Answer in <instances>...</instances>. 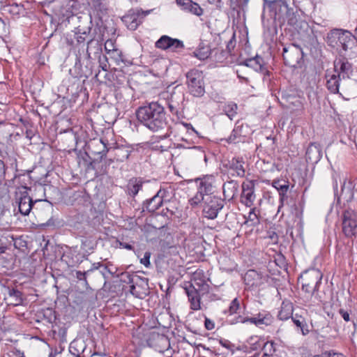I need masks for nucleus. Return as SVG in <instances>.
I'll return each mask as SVG.
<instances>
[{
    "instance_id": "38",
    "label": "nucleus",
    "mask_w": 357,
    "mask_h": 357,
    "mask_svg": "<svg viewBox=\"0 0 357 357\" xmlns=\"http://www.w3.org/2000/svg\"><path fill=\"white\" fill-rule=\"evenodd\" d=\"M294 29L297 31L298 33H302L308 31L309 25L305 21L301 20Z\"/></svg>"
},
{
    "instance_id": "37",
    "label": "nucleus",
    "mask_w": 357,
    "mask_h": 357,
    "mask_svg": "<svg viewBox=\"0 0 357 357\" xmlns=\"http://www.w3.org/2000/svg\"><path fill=\"white\" fill-rule=\"evenodd\" d=\"M239 308H240V301L237 298H235L231 302L229 309L227 311L225 312V313L228 312L230 315H232L234 314L237 313V311L239 310Z\"/></svg>"
},
{
    "instance_id": "12",
    "label": "nucleus",
    "mask_w": 357,
    "mask_h": 357,
    "mask_svg": "<svg viewBox=\"0 0 357 357\" xmlns=\"http://www.w3.org/2000/svg\"><path fill=\"white\" fill-rule=\"evenodd\" d=\"M151 10L144 11L142 9L130 10L129 14L123 17V21L129 23L130 29H136L139 24L142 22V19L151 13Z\"/></svg>"
},
{
    "instance_id": "27",
    "label": "nucleus",
    "mask_w": 357,
    "mask_h": 357,
    "mask_svg": "<svg viewBox=\"0 0 357 357\" xmlns=\"http://www.w3.org/2000/svg\"><path fill=\"white\" fill-rule=\"evenodd\" d=\"M229 144H237L245 142V136L242 135V127L236 126L229 137L226 139Z\"/></svg>"
},
{
    "instance_id": "49",
    "label": "nucleus",
    "mask_w": 357,
    "mask_h": 357,
    "mask_svg": "<svg viewBox=\"0 0 357 357\" xmlns=\"http://www.w3.org/2000/svg\"><path fill=\"white\" fill-rule=\"evenodd\" d=\"M102 266V264L100 262L93 263L92 264L91 268L88 270L89 273L92 272V271H95V270H98L99 268H100Z\"/></svg>"
},
{
    "instance_id": "47",
    "label": "nucleus",
    "mask_w": 357,
    "mask_h": 357,
    "mask_svg": "<svg viewBox=\"0 0 357 357\" xmlns=\"http://www.w3.org/2000/svg\"><path fill=\"white\" fill-rule=\"evenodd\" d=\"M339 313L341 314L342 317L345 321H349L350 320L349 314L348 312L343 309H340Z\"/></svg>"
},
{
    "instance_id": "31",
    "label": "nucleus",
    "mask_w": 357,
    "mask_h": 357,
    "mask_svg": "<svg viewBox=\"0 0 357 357\" xmlns=\"http://www.w3.org/2000/svg\"><path fill=\"white\" fill-rule=\"evenodd\" d=\"M259 279L258 273L254 270L248 271L244 277L245 282L247 285H257V280Z\"/></svg>"
},
{
    "instance_id": "23",
    "label": "nucleus",
    "mask_w": 357,
    "mask_h": 357,
    "mask_svg": "<svg viewBox=\"0 0 357 357\" xmlns=\"http://www.w3.org/2000/svg\"><path fill=\"white\" fill-rule=\"evenodd\" d=\"M132 149L126 145H122L113 149L114 152V159L118 162H123L126 160L130 155Z\"/></svg>"
},
{
    "instance_id": "44",
    "label": "nucleus",
    "mask_w": 357,
    "mask_h": 357,
    "mask_svg": "<svg viewBox=\"0 0 357 357\" xmlns=\"http://www.w3.org/2000/svg\"><path fill=\"white\" fill-rule=\"evenodd\" d=\"M98 143L100 144H102V150L100 151L99 152H98V154H100L101 155V158L104 157L106 155V153L111 149V148H107V145L106 144L103 142L102 139H100Z\"/></svg>"
},
{
    "instance_id": "17",
    "label": "nucleus",
    "mask_w": 357,
    "mask_h": 357,
    "mask_svg": "<svg viewBox=\"0 0 357 357\" xmlns=\"http://www.w3.org/2000/svg\"><path fill=\"white\" fill-rule=\"evenodd\" d=\"M327 78L326 87L328 90L332 93H339L340 89L342 91V79L335 74L329 76L326 75Z\"/></svg>"
},
{
    "instance_id": "35",
    "label": "nucleus",
    "mask_w": 357,
    "mask_h": 357,
    "mask_svg": "<svg viewBox=\"0 0 357 357\" xmlns=\"http://www.w3.org/2000/svg\"><path fill=\"white\" fill-rule=\"evenodd\" d=\"M255 208H251L245 223L251 222V226L257 225L259 223L258 215L255 213Z\"/></svg>"
},
{
    "instance_id": "11",
    "label": "nucleus",
    "mask_w": 357,
    "mask_h": 357,
    "mask_svg": "<svg viewBox=\"0 0 357 357\" xmlns=\"http://www.w3.org/2000/svg\"><path fill=\"white\" fill-rule=\"evenodd\" d=\"M167 194V191L165 189H160L155 195L143 204V210L146 209L150 213L155 212L165 202Z\"/></svg>"
},
{
    "instance_id": "10",
    "label": "nucleus",
    "mask_w": 357,
    "mask_h": 357,
    "mask_svg": "<svg viewBox=\"0 0 357 357\" xmlns=\"http://www.w3.org/2000/svg\"><path fill=\"white\" fill-rule=\"evenodd\" d=\"M256 199L255 194V182L251 180H247L242 183V192L241 195V202L247 207H251L254 204Z\"/></svg>"
},
{
    "instance_id": "39",
    "label": "nucleus",
    "mask_w": 357,
    "mask_h": 357,
    "mask_svg": "<svg viewBox=\"0 0 357 357\" xmlns=\"http://www.w3.org/2000/svg\"><path fill=\"white\" fill-rule=\"evenodd\" d=\"M121 281L127 284L134 283V276L129 273H123L121 274Z\"/></svg>"
},
{
    "instance_id": "32",
    "label": "nucleus",
    "mask_w": 357,
    "mask_h": 357,
    "mask_svg": "<svg viewBox=\"0 0 357 357\" xmlns=\"http://www.w3.org/2000/svg\"><path fill=\"white\" fill-rule=\"evenodd\" d=\"M214 51H211L208 47H199L194 52V54L200 60H204L209 57Z\"/></svg>"
},
{
    "instance_id": "18",
    "label": "nucleus",
    "mask_w": 357,
    "mask_h": 357,
    "mask_svg": "<svg viewBox=\"0 0 357 357\" xmlns=\"http://www.w3.org/2000/svg\"><path fill=\"white\" fill-rule=\"evenodd\" d=\"M185 291L190 303V308L193 310L201 309L200 296L197 290L192 286L185 288Z\"/></svg>"
},
{
    "instance_id": "3",
    "label": "nucleus",
    "mask_w": 357,
    "mask_h": 357,
    "mask_svg": "<svg viewBox=\"0 0 357 357\" xmlns=\"http://www.w3.org/2000/svg\"><path fill=\"white\" fill-rule=\"evenodd\" d=\"M322 279V273L318 269H311L305 271L301 275L302 289L307 296H312L317 291Z\"/></svg>"
},
{
    "instance_id": "9",
    "label": "nucleus",
    "mask_w": 357,
    "mask_h": 357,
    "mask_svg": "<svg viewBox=\"0 0 357 357\" xmlns=\"http://www.w3.org/2000/svg\"><path fill=\"white\" fill-rule=\"evenodd\" d=\"M155 47L162 50H169L172 52H178L185 48L182 40L173 38L168 36H162L155 43Z\"/></svg>"
},
{
    "instance_id": "2",
    "label": "nucleus",
    "mask_w": 357,
    "mask_h": 357,
    "mask_svg": "<svg viewBox=\"0 0 357 357\" xmlns=\"http://www.w3.org/2000/svg\"><path fill=\"white\" fill-rule=\"evenodd\" d=\"M187 89L188 93L194 97L201 98L205 93V83L203 73L193 68L189 70L186 75Z\"/></svg>"
},
{
    "instance_id": "1",
    "label": "nucleus",
    "mask_w": 357,
    "mask_h": 357,
    "mask_svg": "<svg viewBox=\"0 0 357 357\" xmlns=\"http://www.w3.org/2000/svg\"><path fill=\"white\" fill-rule=\"evenodd\" d=\"M136 115L140 123L151 132H161L169 128L165 108L157 102L139 107Z\"/></svg>"
},
{
    "instance_id": "53",
    "label": "nucleus",
    "mask_w": 357,
    "mask_h": 357,
    "mask_svg": "<svg viewBox=\"0 0 357 357\" xmlns=\"http://www.w3.org/2000/svg\"><path fill=\"white\" fill-rule=\"evenodd\" d=\"M120 246L129 250H133L132 245L126 243H120Z\"/></svg>"
},
{
    "instance_id": "59",
    "label": "nucleus",
    "mask_w": 357,
    "mask_h": 357,
    "mask_svg": "<svg viewBox=\"0 0 357 357\" xmlns=\"http://www.w3.org/2000/svg\"><path fill=\"white\" fill-rule=\"evenodd\" d=\"M6 248L4 246H0V255L3 253L6 250Z\"/></svg>"
},
{
    "instance_id": "58",
    "label": "nucleus",
    "mask_w": 357,
    "mask_h": 357,
    "mask_svg": "<svg viewBox=\"0 0 357 357\" xmlns=\"http://www.w3.org/2000/svg\"><path fill=\"white\" fill-rule=\"evenodd\" d=\"M185 126H186V128H188V130L191 129L192 131H194V132H196V130L194 129V128L192 127V126L191 124L186 123V124H185Z\"/></svg>"
},
{
    "instance_id": "41",
    "label": "nucleus",
    "mask_w": 357,
    "mask_h": 357,
    "mask_svg": "<svg viewBox=\"0 0 357 357\" xmlns=\"http://www.w3.org/2000/svg\"><path fill=\"white\" fill-rule=\"evenodd\" d=\"M114 44L112 40H108L105 43V50L107 54L115 50Z\"/></svg>"
},
{
    "instance_id": "26",
    "label": "nucleus",
    "mask_w": 357,
    "mask_h": 357,
    "mask_svg": "<svg viewBox=\"0 0 357 357\" xmlns=\"http://www.w3.org/2000/svg\"><path fill=\"white\" fill-rule=\"evenodd\" d=\"M143 182L140 178H131L127 185V192L129 195L135 197L142 188Z\"/></svg>"
},
{
    "instance_id": "7",
    "label": "nucleus",
    "mask_w": 357,
    "mask_h": 357,
    "mask_svg": "<svg viewBox=\"0 0 357 357\" xmlns=\"http://www.w3.org/2000/svg\"><path fill=\"white\" fill-rule=\"evenodd\" d=\"M273 320L274 318L269 312L263 310L251 317L238 316L235 321H231V324L250 322L261 327V326H267L271 325Z\"/></svg>"
},
{
    "instance_id": "45",
    "label": "nucleus",
    "mask_w": 357,
    "mask_h": 357,
    "mask_svg": "<svg viewBox=\"0 0 357 357\" xmlns=\"http://www.w3.org/2000/svg\"><path fill=\"white\" fill-rule=\"evenodd\" d=\"M107 61V58L105 56H103L102 58H101L100 56L99 58L100 66L105 71L107 70V65L106 63Z\"/></svg>"
},
{
    "instance_id": "55",
    "label": "nucleus",
    "mask_w": 357,
    "mask_h": 357,
    "mask_svg": "<svg viewBox=\"0 0 357 357\" xmlns=\"http://www.w3.org/2000/svg\"><path fill=\"white\" fill-rule=\"evenodd\" d=\"M6 23L3 19L0 17V29H5Z\"/></svg>"
},
{
    "instance_id": "19",
    "label": "nucleus",
    "mask_w": 357,
    "mask_h": 357,
    "mask_svg": "<svg viewBox=\"0 0 357 357\" xmlns=\"http://www.w3.org/2000/svg\"><path fill=\"white\" fill-rule=\"evenodd\" d=\"M345 30L335 29L331 30L326 36V43L328 45L333 47H340L341 43L342 36L344 34Z\"/></svg>"
},
{
    "instance_id": "60",
    "label": "nucleus",
    "mask_w": 357,
    "mask_h": 357,
    "mask_svg": "<svg viewBox=\"0 0 357 357\" xmlns=\"http://www.w3.org/2000/svg\"><path fill=\"white\" fill-rule=\"evenodd\" d=\"M337 182L335 181V183L334 184V188H337Z\"/></svg>"
},
{
    "instance_id": "34",
    "label": "nucleus",
    "mask_w": 357,
    "mask_h": 357,
    "mask_svg": "<svg viewBox=\"0 0 357 357\" xmlns=\"http://www.w3.org/2000/svg\"><path fill=\"white\" fill-rule=\"evenodd\" d=\"M109 56L110 59H112L118 66H119L121 63H125L122 52L118 49L113 50L111 53L109 54Z\"/></svg>"
},
{
    "instance_id": "25",
    "label": "nucleus",
    "mask_w": 357,
    "mask_h": 357,
    "mask_svg": "<svg viewBox=\"0 0 357 357\" xmlns=\"http://www.w3.org/2000/svg\"><path fill=\"white\" fill-rule=\"evenodd\" d=\"M183 100L184 97L183 94L182 93L178 95H176V93L172 94L168 101V107L169 111L172 114H177L178 109L181 108V103L183 102Z\"/></svg>"
},
{
    "instance_id": "22",
    "label": "nucleus",
    "mask_w": 357,
    "mask_h": 357,
    "mask_svg": "<svg viewBox=\"0 0 357 357\" xmlns=\"http://www.w3.org/2000/svg\"><path fill=\"white\" fill-rule=\"evenodd\" d=\"M322 157V152L319 145L311 144L306 151V159L310 162H317Z\"/></svg>"
},
{
    "instance_id": "46",
    "label": "nucleus",
    "mask_w": 357,
    "mask_h": 357,
    "mask_svg": "<svg viewBox=\"0 0 357 357\" xmlns=\"http://www.w3.org/2000/svg\"><path fill=\"white\" fill-rule=\"evenodd\" d=\"M204 325L207 330H212L215 327L213 321L208 318L205 319Z\"/></svg>"
},
{
    "instance_id": "40",
    "label": "nucleus",
    "mask_w": 357,
    "mask_h": 357,
    "mask_svg": "<svg viewBox=\"0 0 357 357\" xmlns=\"http://www.w3.org/2000/svg\"><path fill=\"white\" fill-rule=\"evenodd\" d=\"M312 357H343V356L333 351H324L320 354L314 355Z\"/></svg>"
},
{
    "instance_id": "21",
    "label": "nucleus",
    "mask_w": 357,
    "mask_h": 357,
    "mask_svg": "<svg viewBox=\"0 0 357 357\" xmlns=\"http://www.w3.org/2000/svg\"><path fill=\"white\" fill-rule=\"evenodd\" d=\"M222 188L225 199L231 200L237 195L238 190V184L236 181L231 180L225 183Z\"/></svg>"
},
{
    "instance_id": "14",
    "label": "nucleus",
    "mask_w": 357,
    "mask_h": 357,
    "mask_svg": "<svg viewBox=\"0 0 357 357\" xmlns=\"http://www.w3.org/2000/svg\"><path fill=\"white\" fill-rule=\"evenodd\" d=\"M196 182L198 183V190L202 192L207 197L210 195L213 191V184L215 183V178L212 175H207L201 178H197Z\"/></svg>"
},
{
    "instance_id": "54",
    "label": "nucleus",
    "mask_w": 357,
    "mask_h": 357,
    "mask_svg": "<svg viewBox=\"0 0 357 357\" xmlns=\"http://www.w3.org/2000/svg\"><path fill=\"white\" fill-rule=\"evenodd\" d=\"M235 46V41L233 39H231L227 44V49L230 52L231 49H233Z\"/></svg>"
},
{
    "instance_id": "50",
    "label": "nucleus",
    "mask_w": 357,
    "mask_h": 357,
    "mask_svg": "<svg viewBox=\"0 0 357 357\" xmlns=\"http://www.w3.org/2000/svg\"><path fill=\"white\" fill-rule=\"evenodd\" d=\"M248 0H237V6L239 8H243L247 6Z\"/></svg>"
},
{
    "instance_id": "42",
    "label": "nucleus",
    "mask_w": 357,
    "mask_h": 357,
    "mask_svg": "<svg viewBox=\"0 0 357 357\" xmlns=\"http://www.w3.org/2000/svg\"><path fill=\"white\" fill-rule=\"evenodd\" d=\"M88 274H89L88 271H84V272L77 271H76V278L79 280H84L85 282V283L87 284L86 275Z\"/></svg>"
},
{
    "instance_id": "48",
    "label": "nucleus",
    "mask_w": 357,
    "mask_h": 357,
    "mask_svg": "<svg viewBox=\"0 0 357 357\" xmlns=\"http://www.w3.org/2000/svg\"><path fill=\"white\" fill-rule=\"evenodd\" d=\"M220 344L222 347H225V348H227L228 349H230L231 346H232L231 342L229 340H220Z\"/></svg>"
},
{
    "instance_id": "13",
    "label": "nucleus",
    "mask_w": 357,
    "mask_h": 357,
    "mask_svg": "<svg viewBox=\"0 0 357 357\" xmlns=\"http://www.w3.org/2000/svg\"><path fill=\"white\" fill-rule=\"evenodd\" d=\"M342 35L340 47L344 52L350 51L351 53H354L357 47V26L355 29V35L346 30Z\"/></svg>"
},
{
    "instance_id": "6",
    "label": "nucleus",
    "mask_w": 357,
    "mask_h": 357,
    "mask_svg": "<svg viewBox=\"0 0 357 357\" xmlns=\"http://www.w3.org/2000/svg\"><path fill=\"white\" fill-rule=\"evenodd\" d=\"M303 52L301 47L290 44L283 47L282 56L284 64L291 68H296L303 59Z\"/></svg>"
},
{
    "instance_id": "24",
    "label": "nucleus",
    "mask_w": 357,
    "mask_h": 357,
    "mask_svg": "<svg viewBox=\"0 0 357 357\" xmlns=\"http://www.w3.org/2000/svg\"><path fill=\"white\" fill-rule=\"evenodd\" d=\"M36 202L37 200L35 201V202ZM33 203L34 202L28 195H24L20 197L18 203L19 211L24 215H29L33 207Z\"/></svg>"
},
{
    "instance_id": "36",
    "label": "nucleus",
    "mask_w": 357,
    "mask_h": 357,
    "mask_svg": "<svg viewBox=\"0 0 357 357\" xmlns=\"http://www.w3.org/2000/svg\"><path fill=\"white\" fill-rule=\"evenodd\" d=\"M205 195H204L202 192L198 190L196 195L189 200L190 205L192 206H196L199 203H201L202 201H204L205 202Z\"/></svg>"
},
{
    "instance_id": "29",
    "label": "nucleus",
    "mask_w": 357,
    "mask_h": 357,
    "mask_svg": "<svg viewBox=\"0 0 357 357\" xmlns=\"http://www.w3.org/2000/svg\"><path fill=\"white\" fill-rule=\"evenodd\" d=\"M353 187V184L351 181H344L340 196L347 202H351L354 199V193Z\"/></svg>"
},
{
    "instance_id": "15",
    "label": "nucleus",
    "mask_w": 357,
    "mask_h": 357,
    "mask_svg": "<svg viewBox=\"0 0 357 357\" xmlns=\"http://www.w3.org/2000/svg\"><path fill=\"white\" fill-rule=\"evenodd\" d=\"M178 6L187 12H189L197 16H201L203 14V9L199 6L197 3L192 0H176Z\"/></svg>"
},
{
    "instance_id": "4",
    "label": "nucleus",
    "mask_w": 357,
    "mask_h": 357,
    "mask_svg": "<svg viewBox=\"0 0 357 357\" xmlns=\"http://www.w3.org/2000/svg\"><path fill=\"white\" fill-rule=\"evenodd\" d=\"M335 75L342 79V91L346 93L351 89L353 80L350 76L353 73L352 65L345 59H336L334 61Z\"/></svg>"
},
{
    "instance_id": "20",
    "label": "nucleus",
    "mask_w": 357,
    "mask_h": 357,
    "mask_svg": "<svg viewBox=\"0 0 357 357\" xmlns=\"http://www.w3.org/2000/svg\"><path fill=\"white\" fill-rule=\"evenodd\" d=\"M243 65L250 67L256 71L268 73V71L264 67V59L261 56L256 55L255 57L245 59Z\"/></svg>"
},
{
    "instance_id": "52",
    "label": "nucleus",
    "mask_w": 357,
    "mask_h": 357,
    "mask_svg": "<svg viewBox=\"0 0 357 357\" xmlns=\"http://www.w3.org/2000/svg\"><path fill=\"white\" fill-rule=\"evenodd\" d=\"M177 208L176 207H173L172 206H169V207H167L166 208V210L168 213H169V214L171 215H175L176 214V210Z\"/></svg>"
},
{
    "instance_id": "43",
    "label": "nucleus",
    "mask_w": 357,
    "mask_h": 357,
    "mask_svg": "<svg viewBox=\"0 0 357 357\" xmlns=\"http://www.w3.org/2000/svg\"><path fill=\"white\" fill-rule=\"evenodd\" d=\"M150 252H145L144 256L142 259H141L140 262L144 264L146 267H149L150 266Z\"/></svg>"
},
{
    "instance_id": "33",
    "label": "nucleus",
    "mask_w": 357,
    "mask_h": 357,
    "mask_svg": "<svg viewBox=\"0 0 357 357\" xmlns=\"http://www.w3.org/2000/svg\"><path fill=\"white\" fill-rule=\"evenodd\" d=\"M238 106L236 103L233 102H228L224 107V112L226 115L230 119H232L234 116L236 114Z\"/></svg>"
},
{
    "instance_id": "57",
    "label": "nucleus",
    "mask_w": 357,
    "mask_h": 357,
    "mask_svg": "<svg viewBox=\"0 0 357 357\" xmlns=\"http://www.w3.org/2000/svg\"><path fill=\"white\" fill-rule=\"evenodd\" d=\"M135 289V286L134 284V283L131 284L130 286V292L132 294H135L134 293V290Z\"/></svg>"
},
{
    "instance_id": "51",
    "label": "nucleus",
    "mask_w": 357,
    "mask_h": 357,
    "mask_svg": "<svg viewBox=\"0 0 357 357\" xmlns=\"http://www.w3.org/2000/svg\"><path fill=\"white\" fill-rule=\"evenodd\" d=\"M292 320L296 326L302 328V327L303 326V321L300 320L299 319H296V318H292Z\"/></svg>"
},
{
    "instance_id": "56",
    "label": "nucleus",
    "mask_w": 357,
    "mask_h": 357,
    "mask_svg": "<svg viewBox=\"0 0 357 357\" xmlns=\"http://www.w3.org/2000/svg\"><path fill=\"white\" fill-rule=\"evenodd\" d=\"M107 271L111 273L110 271L108 269L107 266H104L103 271H101V273L103 275L104 278H106L105 276V272Z\"/></svg>"
},
{
    "instance_id": "8",
    "label": "nucleus",
    "mask_w": 357,
    "mask_h": 357,
    "mask_svg": "<svg viewBox=\"0 0 357 357\" xmlns=\"http://www.w3.org/2000/svg\"><path fill=\"white\" fill-rule=\"evenodd\" d=\"M224 206L223 200L213 196L206 197L203 206V214L208 219H215Z\"/></svg>"
},
{
    "instance_id": "30",
    "label": "nucleus",
    "mask_w": 357,
    "mask_h": 357,
    "mask_svg": "<svg viewBox=\"0 0 357 357\" xmlns=\"http://www.w3.org/2000/svg\"><path fill=\"white\" fill-rule=\"evenodd\" d=\"M293 308L291 303H283L278 313V318L280 320H287L292 315Z\"/></svg>"
},
{
    "instance_id": "28",
    "label": "nucleus",
    "mask_w": 357,
    "mask_h": 357,
    "mask_svg": "<svg viewBox=\"0 0 357 357\" xmlns=\"http://www.w3.org/2000/svg\"><path fill=\"white\" fill-rule=\"evenodd\" d=\"M273 186L277 189L279 192L280 199L282 201L287 198V193L289 190V182L285 180H278L273 182Z\"/></svg>"
},
{
    "instance_id": "5",
    "label": "nucleus",
    "mask_w": 357,
    "mask_h": 357,
    "mask_svg": "<svg viewBox=\"0 0 357 357\" xmlns=\"http://www.w3.org/2000/svg\"><path fill=\"white\" fill-rule=\"evenodd\" d=\"M343 234L349 238L357 236V213L352 209L344 211L342 216Z\"/></svg>"
},
{
    "instance_id": "16",
    "label": "nucleus",
    "mask_w": 357,
    "mask_h": 357,
    "mask_svg": "<svg viewBox=\"0 0 357 357\" xmlns=\"http://www.w3.org/2000/svg\"><path fill=\"white\" fill-rule=\"evenodd\" d=\"M244 162L241 158H233L229 162V171L232 176L243 177L245 176Z\"/></svg>"
}]
</instances>
